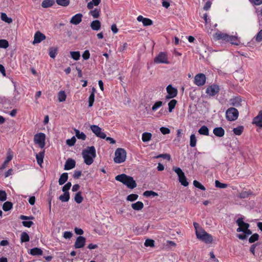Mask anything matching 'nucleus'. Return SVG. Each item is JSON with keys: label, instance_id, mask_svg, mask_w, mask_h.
Wrapping results in <instances>:
<instances>
[{"label": "nucleus", "instance_id": "40", "mask_svg": "<svg viewBox=\"0 0 262 262\" xmlns=\"http://www.w3.org/2000/svg\"><path fill=\"white\" fill-rule=\"evenodd\" d=\"M70 55L71 57L75 60H78L80 57V53L79 51H71Z\"/></svg>", "mask_w": 262, "mask_h": 262}, {"label": "nucleus", "instance_id": "1", "mask_svg": "<svg viewBox=\"0 0 262 262\" xmlns=\"http://www.w3.org/2000/svg\"><path fill=\"white\" fill-rule=\"evenodd\" d=\"M82 155L84 159V163L90 165L93 163L94 159L96 157V150L94 146L88 147L83 149L82 152Z\"/></svg>", "mask_w": 262, "mask_h": 262}, {"label": "nucleus", "instance_id": "50", "mask_svg": "<svg viewBox=\"0 0 262 262\" xmlns=\"http://www.w3.org/2000/svg\"><path fill=\"white\" fill-rule=\"evenodd\" d=\"M138 198V195L136 194H131L128 195L127 198L126 200L128 201L133 202L135 200H136Z\"/></svg>", "mask_w": 262, "mask_h": 262}, {"label": "nucleus", "instance_id": "45", "mask_svg": "<svg viewBox=\"0 0 262 262\" xmlns=\"http://www.w3.org/2000/svg\"><path fill=\"white\" fill-rule=\"evenodd\" d=\"M20 239L21 242H29L30 240L29 235L25 232H24L21 234Z\"/></svg>", "mask_w": 262, "mask_h": 262}, {"label": "nucleus", "instance_id": "28", "mask_svg": "<svg viewBox=\"0 0 262 262\" xmlns=\"http://www.w3.org/2000/svg\"><path fill=\"white\" fill-rule=\"evenodd\" d=\"M30 254L32 255H41L42 251L38 248H34L30 250Z\"/></svg>", "mask_w": 262, "mask_h": 262}, {"label": "nucleus", "instance_id": "2", "mask_svg": "<svg viewBox=\"0 0 262 262\" xmlns=\"http://www.w3.org/2000/svg\"><path fill=\"white\" fill-rule=\"evenodd\" d=\"M115 179L118 181L122 182L130 189H133L137 187V184L133 178L128 176L125 174L118 175L116 177Z\"/></svg>", "mask_w": 262, "mask_h": 262}, {"label": "nucleus", "instance_id": "6", "mask_svg": "<svg viewBox=\"0 0 262 262\" xmlns=\"http://www.w3.org/2000/svg\"><path fill=\"white\" fill-rule=\"evenodd\" d=\"M173 170L178 174L179 177V180L181 184L184 186H187L188 182L187 181L186 178L183 172L182 169L179 167H173Z\"/></svg>", "mask_w": 262, "mask_h": 262}, {"label": "nucleus", "instance_id": "38", "mask_svg": "<svg viewBox=\"0 0 262 262\" xmlns=\"http://www.w3.org/2000/svg\"><path fill=\"white\" fill-rule=\"evenodd\" d=\"M1 19L8 24H11L12 23V19L11 18L8 17L7 14L5 13H1Z\"/></svg>", "mask_w": 262, "mask_h": 262}, {"label": "nucleus", "instance_id": "64", "mask_svg": "<svg viewBox=\"0 0 262 262\" xmlns=\"http://www.w3.org/2000/svg\"><path fill=\"white\" fill-rule=\"evenodd\" d=\"M22 224L25 227H30L34 223L32 221H23Z\"/></svg>", "mask_w": 262, "mask_h": 262}, {"label": "nucleus", "instance_id": "63", "mask_svg": "<svg viewBox=\"0 0 262 262\" xmlns=\"http://www.w3.org/2000/svg\"><path fill=\"white\" fill-rule=\"evenodd\" d=\"M255 39L257 42H260L262 40V30L258 32L256 35Z\"/></svg>", "mask_w": 262, "mask_h": 262}, {"label": "nucleus", "instance_id": "39", "mask_svg": "<svg viewBox=\"0 0 262 262\" xmlns=\"http://www.w3.org/2000/svg\"><path fill=\"white\" fill-rule=\"evenodd\" d=\"M13 206V204L11 202L7 201L4 203L3 205V209L5 211L10 210Z\"/></svg>", "mask_w": 262, "mask_h": 262}, {"label": "nucleus", "instance_id": "17", "mask_svg": "<svg viewBox=\"0 0 262 262\" xmlns=\"http://www.w3.org/2000/svg\"><path fill=\"white\" fill-rule=\"evenodd\" d=\"M253 123L258 127H262V111H260L258 115L254 118Z\"/></svg>", "mask_w": 262, "mask_h": 262}, {"label": "nucleus", "instance_id": "61", "mask_svg": "<svg viewBox=\"0 0 262 262\" xmlns=\"http://www.w3.org/2000/svg\"><path fill=\"white\" fill-rule=\"evenodd\" d=\"M12 158H13L12 152L11 151H9L7 152V156L6 159L5 160V161H6V162L9 163L12 159Z\"/></svg>", "mask_w": 262, "mask_h": 262}, {"label": "nucleus", "instance_id": "11", "mask_svg": "<svg viewBox=\"0 0 262 262\" xmlns=\"http://www.w3.org/2000/svg\"><path fill=\"white\" fill-rule=\"evenodd\" d=\"M220 91V88L216 84H212L209 86L206 91V93L209 96H214L217 94Z\"/></svg>", "mask_w": 262, "mask_h": 262}, {"label": "nucleus", "instance_id": "53", "mask_svg": "<svg viewBox=\"0 0 262 262\" xmlns=\"http://www.w3.org/2000/svg\"><path fill=\"white\" fill-rule=\"evenodd\" d=\"M259 235L257 233L253 234L249 238V242L250 243L255 242L258 239Z\"/></svg>", "mask_w": 262, "mask_h": 262}, {"label": "nucleus", "instance_id": "20", "mask_svg": "<svg viewBox=\"0 0 262 262\" xmlns=\"http://www.w3.org/2000/svg\"><path fill=\"white\" fill-rule=\"evenodd\" d=\"M167 93L171 95L172 97H175L178 94L177 89L172 87L171 85H168L166 88Z\"/></svg>", "mask_w": 262, "mask_h": 262}, {"label": "nucleus", "instance_id": "29", "mask_svg": "<svg viewBox=\"0 0 262 262\" xmlns=\"http://www.w3.org/2000/svg\"><path fill=\"white\" fill-rule=\"evenodd\" d=\"M54 4V0H44L41 3V6L43 8H48L51 7Z\"/></svg>", "mask_w": 262, "mask_h": 262}, {"label": "nucleus", "instance_id": "5", "mask_svg": "<svg viewBox=\"0 0 262 262\" xmlns=\"http://www.w3.org/2000/svg\"><path fill=\"white\" fill-rule=\"evenodd\" d=\"M226 117L229 121H235L238 117V111L234 107H230L226 111Z\"/></svg>", "mask_w": 262, "mask_h": 262}, {"label": "nucleus", "instance_id": "36", "mask_svg": "<svg viewBox=\"0 0 262 262\" xmlns=\"http://www.w3.org/2000/svg\"><path fill=\"white\" fill-rule=\"evenodd\" d=\"M59 199L63 202H68L70 199L69 192H64V193L59 197Z\"/></svg>", "mask_w": 262, "mask_h": 262}, {"label": "nucleus", "instance_id": "21", "mask_svg": "<svg viewBox=\"0 0 262 262\" xmlns=\"http://www.w3.org/2000/svg\"><path fill=\"white\" fill-rule=\"evenodd\" d=\"M91 29L95 31H98L101 28V23L99 20H95L92 21L90 25Z\"/></svg>", "mask_w": 262, "mask_h": 262}, {"label": "nucleus", "instance_id": "19", "mask_svg": "<svg viewBox=\"0 0 262 262\" xmlns=\"http://www.w3.org/2000/svg\"><path fill=\"white\" fill-rule=\"evenodd\" d=\"M214 38L217 40L222 39L223 40L227 41L228 38H229V35L221 32H218L214 34Z\"/></svg>", "mask_w": 262, "mask_h": 262}, {"label": "nucleus", "instance_id": "9", "mask_svg": "<svg viewBox=\"0 0 262 262\" xmlns=\"http://www.w3.org/2000/svg\"><path fill=\"white\" fill-rule=\"evenodd\" d=\"M206 79V76L204 74H198L194 77V82L198 86H203L205 83Z\"/></svg>", "mask_w": 262, "mask_h": 262}, {"label": "nucleus", "instance_id": "7", "mask_svg": "<svg viewBox=\"0 0 262 262\" xmlns=\"http://www.w3.org/2000/svg\"><path fill=\"white\" fill-rule=\"evenodd\" d=\"M154 61L156 63H166L169 62L168 60L167 55L165 52H160L155 58Z\"/></svg>", "mask_w": 262, "mask_h": 262}, {"label": "nucleus", "instance_id": "13", "mask_svg": "<svg viewBox=\"0 0 262 262\" xmlns=\"http://www.w3.org/2000/svg\"><path fill=\"white\" fill-rule=\"evenodd\" d=\"M46 39V36L39 31H37L34 35V39L33 42V44L39 43Z\"/></svg>", "mask_w": 262, "mask_h": 262}, {"label": "nucleus", "instance_id": "42", "mask_svg": "<svg viewBox=\"0 0 262 262\" xmlns=\"http://www.w3.org/2000/svg\"><path fill=\"white\" fill-rule=\"evenodd\" d=\"M196 138L194 134H192L190 137V146L194 147L196 146Z\"/></svg>", "mask_w": 262, "mask_h": 262}, {"label": "nucleus", "instance_id": "23", "mask_svg": "<svg viewBox=\"0 0 262 262\" xmlns=\"http://www.w3.org/2000/svg\"><path fill=\"white\" fill-rule=\"evenodd\" d=\"M89 14L92 15L94 18H98L100 16L101 10L100 8H95L94 10L90 9Z\"/></svg>", "mask_w": 262, "mask_h": 262}, {"label": "nucleus", "instance_id": "8", "mask_svg": "<svg viewBox=\"0 0 262 262\" xmlns=\"http://www.w3.org/2000/svg\"><path fill=\"white\" fill-rule=\"evenodd\" d=\"M46 136L43 133H38L36 134L34 137V141L35 143L39 145L41 148H43L45 145Z\"/></svg>", "mask_w": 262, "mask_h": 262}, {"label": "nucleus", "instance_id": "58", "mask_svg": "<svg viewBox=\"0 0 262 262\" xmlns=\"http://www.w3.org/2000/svg\"><path fill=\"white\" fill-rule=\"evenodd\" d=\"M94 99H95V95H94V94H91V95L89 98V107L92 106L93 103L94 102Z\"/></svg>", "mask_w": 262, "mask_h": 262}, {"label": "nucleus", "instance_id": "56", "mask_svg": "<svg viewBox=\"0 0 262 262\" xmlns=\"http://www.w3.org/2000/svg\"><path fill=\"white\" fill-rule=\"evenodd\" d=\"M163 102L161 101L156 102L152 107V110L155 111L157 108L162 106Z\"/></svg>", "mask_w": 262, "mask_h": 262}, {"label": "nucleus", "instance_id": "51", "mask_svg": "<svg viewBox=\"0 0 262 262\" xmlns=\"http://www.w3.org/2000/svg\"><path fill=\"white\" fill-rule=\"evenodd\" d=\"M9 47L8 41L5 39H0V48L6 49Z\"/></svg>", "mask_w": 262, "mask_h": 262}, {"label": "nucleus", "instance_id": "34", "mask_svg": "<svg viewBox=\"0 0 262 262\" xmlns=\"http://www.w3.org/2000/svg\"><path fill=\"white\" fill-rule=\"evenodd\" d=\"M81 193V191H79L75 194L74 200L78 204H80L83 201V198L82 196Z\"/></svg>", "mask_w": 262, "mask_h": 262}, {"label": "nucleus", "instance_id": "4", "mask_svg": "<svg viewBox=\"0 0 262 262\" xmlns=\"http://www.w3.org/2000/svg\"><path fill=\"white\" fill-rule=\"evenodd\" d=\"M126 158V152L124 148H118L116 150L114 158L115 163H121L125 161Z\"/></svg>", "mask_w": 262, "mask_h": 262}, {"label": "nucleus", "instance_id": "12", "mask_svg": "<svg viewBox=\"0 0 262 262\" xmlns=\"http://www.w3.org/2000/svg\"><path fill=\"white\" fill-rule=\"evenodd\" d=\"M85 242L86 239L84 237L81 236H78L75 242V248L78 249L83 247L85 245Z\"/></svg>", "mask_w": 262, "mask_h": 262}, {"label": "nucleus", "instance_id": "16", "mask_svg": "<svg viewBox=\"0 0 262 262\" xmlns=\"http://www.w3.org/2000/svg\"><path fill=\"white\" fill-rule=\"evenodd\" d=\"M82 14L78 13L73 16L70 20V23L77 25L79 24L82 20Z\"/></svg>", "mask_w": 262, "mask_h": 262}, {"label": "nucleus", "instance_id": "59", "mask_svg": "<svg viewBox=\"0 0 262 262\" xmlns=\"http://www.w3.org/2000/svg\"><path fill=\"white\" fill-rule=\"evenodd\" d=\"M7 199V194L5 191L0 190V201H5Z\"/></svg>", "mask_w": 262, "mask_h": 262}, {"label": "nucleus", "instance_id": "62", "mask_svg": "<svg viewBox=\"0 0 262 262\" xmlns=\"http://www.w3.org/2000/svg\"><path fill=\"white\" fill-rule=\"evenodd\" d=\"M84 60H87L90 58V54L88 50H85L82 55Z\"/></svg>", "mask_w": 262, "mask_h": 262}, {"label": "nucleus", "instance_id": "52", "mask_svg": "<svg viewBox=\"0 0 262 262\" xmlns=\"http://www.w3.org/2000/svg\"><path fill=\"white\" fill-rule=\"evenodd\" d=\"M193 184L195 187L198 188L201 190H205L206 189L205 187L196 180H194L193 182Z\"/></svg>", "mask_w": 262, "mask_h": 262}, {"label": "nucleus", "instance_id": "57", "mask_svg": "<svg viewBox=\"0 0 262 262\" xmlns=\"http://www.w3.org/2000/svg\"><path fill=\"white\" fill-rule=\"evenodd\" d=\"M157 158H163V159H167L168 161L171 160V157L169 154H160L156 157Z\"/></svg>", "mask_w": 262, "mask_h": 262}, {"label": "nucleus", "instance_id": "55", "mask_svg": "<svg viewBox=\"0 0 262 262\" xmlns=\"http://www.w3.org/2000/svg\"><path fill=\"white\" fill-rule=\"evenodd\" d=\"M71 186L72 184L71 182L67 183L66 185H64L63 186L62 188V191H63L64 192H69L68 190L70 189Z\"/></svg>", "mask_w": 262, "mask_h": 262}, {"label": "nucleus", "instance_id": "3", "mask_svg": "<svg viewBox=\"0 0 262 262\" xmlns=\"http://www.w3.org/2000/svg\"><path fill=\"white\" fill-rule=\"evenodd\" d=\"M196 236L198 239L206 244L211 243L213 241L212 236L202 228H200L199 231H196Z\"/></svg>", "mask_w": 262, "mask_h": 262}, {"label": "nucleus", "instance_id": "32", "mask_svg": "<svg viewBox=\"0 0 262 262\" xmlns=\"http://www.w3.org/2000/svg\"><path fill=\"white\" fill-rule=\"evenodd\" d=\"M67 95L64 91H60L58 94V100L59 102H63L66 100Z\"/></svg>", "mask_w": 262, "mask_h": 262}, {"label": "nucleus", "instance_id": "48", "mask_svg": "<svg viewBox=\"0 0 262 262\" xmlns=\"http://www.w3.org/2000/svg\"><path fill=\"white\" fill-rule=\"evenodd\" d=\"M215 185L216 187L220 188H226L228 186V185L227 184L221 183L218 180H216L215 181Z\"/></svg>", "mask_w": 262, "mask_h": 262}, {"label": "nucleus", "instance_id": "30", "mask_svg": "<svg viewBox=\"0 0 262 262\" xmlns=\"http://www.w3.org/2000/svg\"><path fill=\"white\" fill-rule=\"evenodd\" d=\"M199 133L200 135L208 136L209 135V129L206 126H202L198 130Z\"/></svg>", "mask_w": 262, "mask_h": 262}, {"label": "nucleus", "instance_id": "49", "mask_svg": "<svg viewBox=\"0 0 262 262\" xmlns=\"http://www.w3.org/2000/svg\"><path fill=\"white\" fill-rule=\"evenodd\" d=\"M155 241L151 239H147L144 245L146 247H154L155 245Z\"/></svg>", "mask_w": 262, "mask_h": 262}, {"label": "nucleus", "instance_id": "47", "mask_svg": "<svg viewBox=\"0 0 262 262\" xmlns=\"http://www.w3.org/2000/svg\"><path fill=\"white\" fill-rule=\"evenodd\" d=\"M177 102V101L176 100L172 99L168 103V105L169 112H172V110L174 108Z\"/></svg>", "mask_w": 262, "mask_h": 262}, {"label": "nucleus", "instance_id": "31", "mask_svg": "<svg viewBox=\"0 0 262 262\" xmlns=\"http://www.w3.org/2000/svg\"><path fill=\"white\" fill-rule=\"evenodd\" d=\"M151 133L145 132L142 134V140L144 142H148L151 140Z\"/></svg>", "mask_w": 262, "mask_h": 262}, {"label": "nucleus", "instance_id": "46", "mask_svg": "<svg viewBox=\"0 0 262 262\" xmlns=\"http://www.w3.org/2000/svg\"><path fill=\"white\" fill-rule=\"evenodd\" d=\"M143 195L146 196V197H149V196H158V194L157 193L153 191H149V190H147V191H145L144 193H143Z\"/></svg>", "mask_w": 262, "mask_h": 262}, {"label": "nucleus", "instance_id": "15", "mask_svg": "<svg viewBox=\"0 0 262 262\" xmlns=\"http://www.w3.org/2000/svg\"><path fill=\"white\" fill-rule=\"evenodd\" d=\"M75 165V161L72 159L69 158L65 163L64 169V170H68L74 168Z\"/></svg>", "mask_w": 262, "mask_h": 262}, {"label": "nucleus", "instance_id": "26", "mask_svg": "<svg viewBox=\"0 0 262 262\" xmlns=\"http://www.w3.org/2000/svg\"><path fill=\"white\" fill-rule=\"evenodd\" d=\"M101 0H92L87 4V8L89 9H93L94 6H98Z\"/></svg>", "mask_w": 262, "mask_h": 262}, {"label": "nucleus", "instance_id": "18", "mask_svg": "<svg viewBox=\"0 0 262 262\" xmlns=\"http://www.w3.org/2000/svg\"><path fill=\"white\" fill-rule=\"evenodd\" d=\"M243 100L240 97H235L230 100V104L235 107H239L242 105Z\"/></svg>", "mask_w": 262, "mask_h": 262}, {"label": "nucleus", "instance_id": "43", "mask_svg": "<svg viewBox=\"0 0 262 262\" xmlns=\"http://www.w3.org/2000/svg\"><path fill=\"white\" fill-rule=\"evenodd\" d=\"M243 130H244L243 126H239L236 128H233V132L234 134H235L236 135L239 136L242 134Z\"/></svg>", "mask_w": 262, "mask_h": 262}, {"label": "nucleus", "instance_id": "41", "mask_svg": "<svg viewBox=\"0 0 262 262\" xmlns=\"http://www.w3.org/2000/svg\"><path fill=\"white\" fill-rule=\"evenodd\" d=\"M228 41H230L231 43L234 44L236 45H238V41L237 39V37L234 35L229 36V38L227 40Z\"/></svg>", "mask_w": 262, "mask_h": 262}, {"label": "nucleus", "instance_id": "44", "mask_svg": "<svg viewBox=\"0 0 262 262\" xmlns=\"http://www.w3.org/2000/svg\"><path fill=\"white\" fill-rule=\"evenodd\" d=\"M56 3L60 6L66 7L70 4V0H56Z\"/></svg>", "mask_w": 262, "mask_h": 262}, {"label": "nucleus", "instance_id": "35", "mask_svg": "<svg viewBox=\"0 0 262 262\" xmlns=\"http://www.w3.org/2000/svg\"><path fill=\"white\" fill-rule=\"evenodd\" d=\"M58 51L57 47H51L49 48V55L52 58H54Z\"/></svg>", "mask_w": 262, "mask_h": 262}, {"label": "nucleus", "instance_id": "33", "mask_svg": "<svg viewBox=\"0 0 262 262\" xmlns=\"http://www.w3.org/2000/svg\"><path fill=\"white\" fill-rule=\"evenodd\" d=\"M74 131L75 132L76 137L79 139H81L82 140H85L86 139V136L83 132H80V131L77 129H75Z\"/></svg>", "mask_w": 262, "mask_h": 262}, {"label": "nucleus", "instance_id": "24", "mask_svg": "<svg viewBox=\"0 0 262 262\" xmlns=\"http://www.w3.org/2000/svg\"><path fill=\"white\" fill-rule=\"evenodd\" d=\"M236 223L238 226H242L244 230H247L250 226L249 224L248 223H246L243 221V218H239L236 221Z\"/></svg>", "mask_w": 262, "mask_h": 262}, {"label": "nucleus", "instance_id": "25", "mask_svg": "<svg viewBox=\"0 0 262 262\" xmlns=\"http://www.w3.org/2000/svg\"><path fill=\"white\" fill-rule=\"evenodd\" d=\"M143 203L140 201L132 204V207L135 210H141L143 209Z\"/></svg>", "mask_w": 262, "mask_h": 262}, {"label": "nucleus", "instance_id": "14", "mask_svg": "<svg viewBox=\"0 0 262 262\" xmlns=\"http://www.w3.org/2000/svg\"><path fill=\"white\" fill-rule=\"evenodd\" d=\"M139 22H142L144 26H151L153 24V21L149 18H144L142 15H139L137 18Z\"/></svg>", "mask_w": 262, "mask_h": 262}, {"label": "nucleus", "instance_id": "60", "mask_svg": "<svg viewBox=\"0 0 262 262\" xmlns=\"http://www.w3.org/2000/svg\"><path fill=\"white\" fill-rule=\"evenodd\" d=\"M160 130L163 135L168 134L170 133V129L168 128L165 127H161L160 128Z\"/></svg>", "mask_w": 262, "mask_h": 262}, {"label": "nucleus", "instance_id": "37", "mask_svg": "<svg viewBox=\"0 0 262 262\" xmlns=\"http://www.w3.org/2000/svg\"><path fill=\"white\" fill-rule=\"evenodd\" d=\"M44 157V152H40L38 154H36V158L37 160V163L41 165L43 163V159Z\"/></svg>", "mask_w": 262, "mask_h": 262}, {"label": "nucleus", "instance_id": "27", "mask_svg": "<svg viewBox=\"0 0 262 262\" xmlns=\"http://www.w3.org/2000/svg\"><path fill=\"white\" fill-rule=\"evenodd\" d=\"M68 179V174L67 172L63 173L60 177L58 181L59 184L60 185L64 184Z\"/></svg>", "mask_w": 262, "mask_h": 262}, {"label": "nucleus", "instance_id": "54", "mask_svg": "<svg viewBox=\"0 0 262 262\" xmlns=\"http://www.w3.org/2000/svg\"><path fill=\"white\" fill-rule=\"evenodd\" d=\"M76 141V138L74 136H73L71 139L67 140L66 143L69 146H72L75 144Z\"/></svg>", "mask_w": 262, "mask_h": 262}, {"label": "nucleus", "instance_id": "22", "mask_svg": "<svg viewBox=\"0 0 262 262\" xmlns=\"http://www.w3.org/2000/svg\"><path fill=\"white\" fill-rule=\"evenodd\" d=\"M213 133L216 136L222 137L225 134V130L222 127H218L213 129Z\"/></svg>", "mask_w": 262, "mask_h": 262}, {"label": "nucleus", "instance_id": "10", "mask_svg": "<svg viewBox=\"0 0 262 262\" xmlns=\"http://www.w3.org/2000/svg\"><path fill=\"white\" fill-rule=\"evenodd\" d=\"M92 131L95 134L97 137L101 139H105L106 135L103 132H101V128L97 125H92L91 126Z\"/></svg>", "mask_w": 262, "mask_h": 262}]
</instances>
